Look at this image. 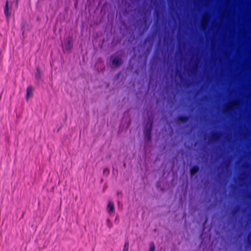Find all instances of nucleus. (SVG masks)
<instances>
[{
	"mask_svg": "<svg viewBox=\"0 0 251 251\" xmlns=\"http://www.w3.org/2000/svg\"><path fill=\"white\" fill-rule=\"evenodd\" d=\"M152 122H151L150 123L149 126H148V125H147V126L144 130V133H145V136L147 137L148 140L149 141L151 140V127H152Z\"/></svg>",
	"mask_w": 251,
	"mask_h": 251,
	"instance_id": "f257e3e1",
	"label": "nucleus"
},
{
	"mask_svg": "<svg viewBox=\"0 0 251 251\" xmlns=\"http://www.w3.org/2000/svg\"><path fill=\"white\" fill-rule=\"evenodd\" d=\"M11 8V4L9 5V2L8 0H6L5 5L4 8V13L5 17L8 19L10 16V12H9V8Z\"/></svg>",
	"mask_w": 251,
	"mask_h": 251,
	"instance_id": "f03ea898",
	"label": "nucleus"
},
{
	"mask_svg": "<svg viewBox=\"0 0 251 251\" xmlns=\"http://www.w3.org/2000/svg\"><path fill=\"white\" fill-rule=\"evenodd\" d=\"M107 211L109 214L113 213L115 210L114 204L112 201H109L107 205Z\"/></svg>",
	"mask_w": 251,
	"mask_h": 251,
	"instance_id": "7ed1b4c3",
	"label": "nucleus"
},
{
	"mask_svg": "<svg viewBox=\"0 0 251 251\" xmlns=\"http://www.w3.org/2000/svg\"><path fill=\"white\" fill-rule=\"evenodd\" d=\"M122 59L120 57L118 56L115 57L114 59L112 60V64L116 67L120 66L122 64Z\"/></svg>",
	"mask_w": 251,
	"mask_h": 251,
	"instance_id": "20e7f679",
	"label": "nucleus"
},
{
	"mask_svg": "<svg viewBox=\"0 0 251 251\" xmlns=\"http://www.w3.org/2000/svg\"><path fill=\"white\" fill-rule=\"evenodd\" d=\"M33 96V88L31 86H28L26 89V99L27 100L29 98Z\"/></svg>",
	"mask_w": 251,
	"mask_h": 251,
	"instance_id": "39448f33",
	"label": "nucleus"
},
{
	"mask_svg": "<svg viewBox=\"0 0 251 251\" xmlns=\"http://www.w3.org/2000/svg\"><path fill=\"white\" fill-rule=\"evenodd\" d=\"M200 170V168L197 165H194L190 169V174L194 176Z\"/></svg>",
	"mask_w": 251,
	"mask_h": 251,
	"instance_id": "423d86ee",
	"label": "nucleus"
},
{
	"mask_svg": "<svg viewBox=\"0 0 251 251\" xmlns=\"http://www.w3.org/2000/svg\"><path fill=\"white\" fill-rule=\"evenodd\" d=\"M179 121L182 123H186L189 120V117L188 116L181 115L178 118Z\"/></svg>",
	"mask_w": 251,
	"mask_h": 251,
	"instance_id": "0eeeda50",
	"label": "nucleus"
},
{
	"mask_svg": "<svg viewBox=\"0 0 251 251\" xmlns=\"http://www.w3.org/2000/svg\"><path fill=\"white\" fill-rule=\"evenodd\" d=\"M42 76V72L39 67L36 68V73L35 74V77L38 81L40 80Z\"/></svg>",
	"mask_w": 251,
	"mask_h": 251,
	"instance_id": "6e6552de",
	"label": "nucleus"
},
{
	"mask_svg": "<svg viewBox=\"0 0 251 251\" xmlns=\"http://www.w3.org/2000/svg\"><path fill=\"white\" fill-rule=\"evenodd\" d=\"M221 136L219 132H215L212 135V139L214 141H217L220 138Z\"/></svg>",
	"mask_w": 251,
	"mask_h": 251,
	"instance_id": "1a4fd4ad",
	"label": "nucleus"
},
{
	"mask_svg": "<svg viewBox=\"0 0 251 251\" xmlns=\"http://www.w3.org/2000/svg\"><path fill=\"white\" fill-rule=\"evenodd\" d=\"M207 18H206V17H204L201 22V27L203 29H204L207 27Z\"/></svg>",
	"mask_w": 251,
	"mask_h": 251,
	"instance_id": "9d476101",
	"label": "nucleus"
},
{
	"mask_svg": "<svg viewBox=\"0 0 251 251\" xmlns=\"http://www.w3.org/2000/svg\"><path fill=\"white\" fill-rule=\"evenodd\" d=\"M128 248H129V243H128V241H127L125 243L124 248L123 251H128Z\"/></svg>",
	"mask_w": 251,
	"mask_h": 251,
	"instance_id": "9b49d317",
	"label": "nucleus"
},
{
	"mask_svg": "<svg viewBox=\"0 0 251 251\" xmlns=\"http://www.w3.org/2000/svg\"><path fill=\"white\" fill-rule=\"evenodd\" d=\"M155 245L153 242H151L150 244V251H154Z\"/></svg>",
	"mask_w": 251,
	"mask_h": 251,
	"instance_id": "f8f14e48",
	"label": "nucleus"
},
{
	"mask_svg": "<svg viewBox=\"0 0 251 251\" xmlns=\"http://www.w3.org/2000/svg\"><path fill=\"white\" fill-rule=\"evenodd\" d=\"M110 171L109 169L108 168H105L103 170V174L104 175L108 176L109 174Z\"/></svg>",
	"mask_w": 251,
	"mask_h": 251,
	"instance_id": "ddd939ff",
	"label": "nucleus"
},
{
	"mask_svg": "<svg viewBox=\"0 0 251 251\" xmlns=\"http://www.w3.org/2000/svg\"><path fill=\"white\" fill-rule=\"evenodd\" d=\"M235 105V103H232L230 105H228L226 106V109L227 111L231 110L233 106Z\"/></svg>",
	"mask_w": 251,
	"mask_h": 251,
	"instance_id": "4468645a",
	"label": "nucleus"
},
{
	"mask_svg": "<svg viewBox=\"0 0 251 251\" xmlns=\"http://www.w3.org/2000/svg\"><path fill=\"white\" fill-rule=\"evenodd\" d=\"M71 41L69 40L68 42V45L66 46V49L67 50H69L71 49Z\"/></svg>",
	"mask_w": 251,
	"mask_h": 251,
	"instance_id": "2eb2a0df",
	"label": "nucleus"
},
{
	"mask_svg": "<svg viewBox=\"0 0 251 251\" xmlns=\"http://www.w3.org/2000/svg\"><path fill=\"white\" fill-rule=\"evenodd\" d=\"M239 209V206H237L236 208L232 211L233 214H235L238 212Z\"/></svg>",
	"mask_w": 251,
	"mask_h": 251,
	"instance_id": "dca6fc26",
	"label": "nucleus"
},
{
	"mask_svg": "<svg viewBox=\"0 0 251 251\" xmlns=\"http://www.w3.org/2000/svg\"><path fill=\"white\" fill-rule=\"evenodd\" d=\"M108 158H110V155H109V156H108Z\"/></svg>",
	"mask_w": 251,
	"mask_h": 251,
	"instance_id": "f3484780",
	"label": "nucleus"
},
{
	"mask_svg": "<svg viewBox=\"0 0 251 251\" xmlns=\"http://www.w3.org/2000/svg\"><path fill=\"white\" fill-rule=\"evenodd\" d=\"M18 0H17V4L18 3Z\"/></svg>",
	"mask_w": 251,
	"mask_h": 251,
	"instance_id": "a211bd4d",
	"label": "nucleus"
}]
</instances>
